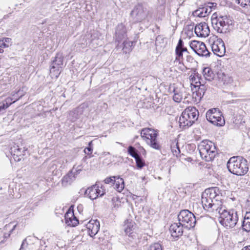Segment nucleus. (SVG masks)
Here are the masks:
<instances>
[{"label":"nucleus","instance_id":"nucleus-43","mask_svg":"<svg viewBox=\"0 0 250 250\" xmlns=\"http://www.w3.org/2000/svg\"><path fill=\"white\" fill-rule=\"evenodd\" d=\"M28 245V243H27V239L25 238L23 240L19 250H26Z\"/></svg>","mask_w":250,"mask_h":250},{"label":"nucleus","instance_id":"nucleus-31","mask_svg":"<svg viewBox=\"0 0 250 250\" xmlns=\"http://www.w3.org/2000/svg\"><path fill=\"white\" fill-rule=\"evenodd\" d=\"M71 217L68 218L66 215L65 216V219L66 223L69 226L75 227L79 223L78 220L75 217L73 213L71 214Z\"/></svg>","mask_w":250,"mask_h":250},{"label":"nucleus","instance_id":"nucleus-57","mask_svg":"<svg viewBox=\"0 0 250 250\" xmlns=\"http://www.w3.org/2000/svg\"><path fill=\"white\" fill-rule=\"evenodd\" d=\"M94 40L93 39H92L91 40V42H94Z\"/></svg>","mask_w":250,"mask_h":250},{"label":"nucleus","instance_id":"nucleus-2","mask_svg":"<svg viewBox=\"0 0 250 250\" xmlns=\"http://www.w3.org/2000/svg\"><path fill=\"white\" fill-rule=\"evenodd\" d=\"M199 117V111L194 106L187 107L182 112L179 120V126L183 129L191 126Z\"/></svg>","mask_w":250,"mask_h":250},{"label":"nucleus","instance_id":"nucleus-10","mask_svg":"<svg viewBox=\"0 0 250 250\" xmlns=\"http://www.w3.org/2000/svg\"><path fill=\"white\" fill-rule=\"evenodd\" d=\"M215 81H217V82L216 83L214 82V85L218 87L229 88L232 89L236 86V84H234L232 77L224 72H218L217 79Z\"/></svg>","mask_w":250,"mask_h":250},{"label":"nucleus","instance_id":"nucleus-14","mask_svg":"<svg viewBox=\"0 0 250 250\" xmlns=\"http://www.w3.org/2000/svg\"><path fill=\"white\" fill-rule=\"evenodd\" d=\"M27 148L23 145H15L10 148V152L15 161L19 162L26 155Z\"/></svg>","mask_w":250,"mask_h":250},{"label":"nucleus","instance_id":"nucleus-29","mask_svg":"<svg viewBox=\"0 0 250 250\" xmlns=\"http://www.w3.org/2000/svg\"><path fill=\"white\" fill-rule=\"evenodd\" d=\"M170 147L173 155L177 156L180 153V149L178 146V141L176 139L171 142Z\"/></svg>","mask_w":250,"mask_h":250},{"label":"nucleus","instance_id":"nucleus-36","mask_svg":"<svg viewBox=\"0 0 250 250\" xmlns=\"http://www.w3.org/2000/svg\"><path fill=\"white\" fill-rule=\"evenodd\" d=\"M135 159L137 168L141 169L145 166V162L141 156L135 158Z\"/></svg>","mask_w":250,"mask_h":250},{"label":"nucleus","instance_id":"nucleus-33","mask_svg":"<svg viewBox=\"0 0 250 250\" xmlns=\"http://www.w3.org/2000/svg\"><path fill=\"white\" fill-rule=\"evenodd\" d=\"M127 152L134 159L140 156L138 153V150L134 147L131 146H128L127 148Z\"/></svg>","mask_w":250,"mask_h":250},{"label":"nucleus","instance_id":"nucleus-59","mask_svg":"<svg viewBox=\"0 0 250 250\" xmlns=\"http://www.w3.org/2000/svg\"><path fill=\"white\" fill-rule=\"evenodd\" d=\"M126 222H128V220L125 221V223H126Z\"/></svg>","mask_w":250,"mask_h":250},{"label":"nucleus","instance_id":"nucleus-5","mask_svg":"<svg viewBox=\"0 0 250 250\" xmlns=\"http://www.w3.org/2000/svg\"><path fill=\"white\" fill-rule=\"evenodd\" d=\"M141 135L150 147L157 150L161 149V146L158 140V132L157 130L152 128H145L142 129Z\"/></svg>","mask_w":250,"mask_h":250},{"label":"nucleus","instance_id":"nucleus-28","mask_svg":"<svg viewBox=\"0 0 250 250\" xmlns=\"http://www.w3.org/2000/svg\"><path fill=\"white\" fill-rule=\"evenodd\" d=\"M114 188L118 192H121L124 188V181L123 178H118L114 183Z\"/></svg>","mask_w":250,"mask_h":250},{"label":"nucleus","instance_id":"nucleus-15","mask_svg":"<svg viewBox=\"0 0 250 250\" xmlns=\"http://www.w3.org/2000/svg\"><path fill=\"white\" fill-rule=\"evenodd\" d=\"M211 46L214 54L219 57L223 56L226 52L225 43L220 38L217 39L216 41H213Z\"/></svg>","mask_w":250,"mask_h":250},{"label":"nucleus","instance_id":"nucleus-50","mask_svg":"<svg viewBox=\"0 0 250 250\" xmlns=\"http://www.w3.org/2000/svg\"><path fill=\"white\" fill-rule=\"evenodd\" d=\"M110 154V153L108 152H103L101 154L99 158L101 159L103 157H104V156H105L106 155H109Z\"/></svg>","mask_w":250,"mask_h":250},{"label":"nucleus","instance_id":"nucleus-60","mask_svg":"<svg viewBox=\"0 0 250 250\" xmlns=\"http://www.w3.org/2000/svg\"><path fill=\"white\" fill-rule=\"evenodd\" d=\"M126 222H128V220L125 221V223H126Z\"/></svg>","mask_w":250,"mask_h":250},{"label":"nucleus","instance_id":"nucleus-30","mask_svg":"<svg viewBox=\"0 0 250 250\" xmlns=\"http://www.w3.org/2000/svg\"><path fill=\"white\" fill-rule=\"evenodd\" d=\"M123 51L125 54L129 53L132 50L133 42L129 41H125L123 42Z\"/></svg>","mask_w":250,"mask_h":250},{"label":"nucleus","instance_id":"nucleus-35","mask_svg":"<svg viewBox=\"0 0 250 250\" xmlns=\"http://www.w3.org/2000/svg\"><path fill=\"white\" fill-rule=\"evenodd\" d=\"M11 41L9 38H3L0 40V47L3 48L8 47Z\"/></svg>","mask_w":250,"mask_h":250},{"label":"nucleus","instance_id":"nucleus-52","mask_svg":"<svg viewBox=\"0 0 250 250\" xmlns=\"http://www.w3.org/2000/svg\"><path fill=\"white\" fill-rule=\"evenodd\" d=\"M242 250H250V245L244 247Z\"/></svg>","mask_w":250,"mask_h":250},{"label":"nucleus","instance_id":"nucleus-41","mask_svg":"<svg viewBox=\"0 0 250 250\" xmlns=\"http://www.w3.org/2000/svg\"><path fill=\"white\" fill-rule=\"evenodd\" d=\"M115 177H108L105 179L104 180L105 184H112L114 185L116 179Z\"/></svg>","mask_w":250,"mask_h":250},{"label":"nucleus","instance_id":"nucleus-22","mask_svg":"<svg viewBox=\"0 0 250 250\" xmlns=\"http://www.w3.org/2000/svg\"><path fill=\"white\" fill-rule=\"evenodd\" d=\"M211 12V6H207L198 8L193 12V15L194 16L203 18L208 16Z\"/></svg>","mask_w":250,"mask_h":250},{"label":"nucleus","instance_id":"nucleus-8","mask_svg":"<svg viewBox=\"0 0 250 250\" xmlns=\"http://www.w3.org/2000/svg\"><path fill=\"white\" fill-rule=\"evenodd\" d=\"M178 219L180 224L188 229L194 228L196 222L194 215L188 209L181 210L178 215Z\"/></svg>","mask_w":250,"mask_h":250},{"label":"nucleus","instance_id":"nucleus-55","mask_svg":"<svg viewBox=\"0 0 250 250\" xmlns=\"http://www.w3.org/2000/svg\"><path fill=\"white\" fill-rule=\"evenodd\" d=\"M3 51V49L0 48V53H2Z\"/></svg>","mask_w":250,"mask_h":250},{"label":"nucleus","instance_id":"nucleus-61","mask_svg":"<svg viewBox=\"0 0 250 250\" xmlns=\"http://www.w3.org/2000/svg\"><path fill=\"white\" fill-rule=\"evenodd\" d=\"M126 222H128V220L125 221V223H126Z\"/></svg>","mask_w":250,"mask_h":250},{"label":"nucleus","instance_id":"nucleus-47","mask_svg":"<svg viewBox=\"0 0 250 250\" xmlns=\"http://www.w3.org/2000/svg\"><path fill=\"white\" fill-rule=\"evenodd\" d=\"M11 104V103H10L9 104H8L7 102L5 104H3L2 105H0V111L7 108Z\"/></svg>","mask_w":250,"mask_h":250},{"label":"nucleus","instance_id":"nucleus-42","mask_svg":"<svg viewBox=\"0 0 250 250\" xmlns=\"http://www.w3.org/2000/svg\"><path fill=\"white\" fill-rule=\"evenodd\" d=\"M196 77H197L199 80L201 79V76H199V74L197 72L194 73V75H191L189 78L190 80L193 82L196 81Z\"/></svg>","mask_w":250,"mask_h":250},{"label":"nucleus","instance_id":"nucleus-48","mask_svg":"<svg viewBox=\"0 0 250 250\" xmlns=\"http://www.w3.org/2000/svg\"><path fill=\"white\" fill-rule=\"evenodd\" d=\"M6 237V236H5L2 232H0V244L3 243Z\"/></svg>","mask_w":250,"mask_h":250},{"label":"nucleus","instance_id":"nucleus-3","mask_svg":"<svg viewBox=\"0 0 250 250\" xmlns=\"http://www.w3.org/2000/svg\"><path fill=\"white\" fill-rule=\"evenodd\" d=\"M201 157L206 161H212L217 154L214 144L208 140H203L198 145Z\"/></svg>","mask_w":250,"mask_h":250},{"label":"nucleus","instance_id":"nucleus-38","mask_svg":"<svg viewBox=\"0 0 250 250\" xmlns=\"http://www.w3.org/2000/svg\"><path fill=\"white\" fill-rule=\"evenodd\" d=\"M176 53V61L179 62V63H181L183 60V52L180 49H175Z\"/></svg>","mask_w":250,"mask_h":250},{"label":"nucleus","instance_id":"nucleus-20","mask_svg":"<svg viewBox=\"0 0 250 250\" xmlns=\"http://www.w3.org/2000/svg\"><path fill=\"white\" fill-rule=\"evenodd\" d=\"M126 36V30L123 23H120L116 27L115 32L116 41L120 42Z\"/></svg>","mask_w":250,"mask_h":250},{"label":"nucleus","instance_id":"nucleus-32","mask_svg":"<svg viewBox=\"0 0 250 250\" xmlns=\"http://www.w3.org/2000/svg\"><path fill=\"white\" fill-rule=\"evenodd\" d=\"M173 92L174 93L173 96V100L177 103L180 102L183 98V96L182 93L179 91V90L177 88H174Z\"/></svg>","mask_w":250,"mask_h":250},{"label":"nucleus","instance_id":"nucleus-53","mask_svg":"<svg viewBox=\"0 0 250 250\" xmlns=\"http://www.w3.org/2000/svg\"><path fill=\"white\" fill-rule=\"evenodd\" d=\"M237 101V100H232L231 101H228L227 103L228 104L234 103V102H236Z\"/></svg>","mask_w":250,"mask_h":250},{"label":"nucleus","instance_id":"nucleus-16","mask_svg":"<svg viewBox=\"0 0 250 250\" xmlns=\"http://www.w3.org/2000/svg\"><path fill=\"white\" fill-rule=\"evenodd\" d=\"M104 191H101L99 189L97 185L88 188L85 192V194L91 200L96 199L98 197H102L105 194Z\"/></svg>","mask_w":250,"mask_h":250},{"label":"nucleus","instance_id":"nucleus-40","mask_svg":"<svg viewBox=\"0 0 250 250\" xmlns=\"http://www.w3.org/2000/svg\"><path fill=\"white\" fill-rule=\"evenodd\" d=\"M83 166L82 165H80L76 167L74 166L71 170H73V172H75V174L77 175L82 170Z\"/></svg>","mask_w":250,"mask_h":250},{"label":"nucleus","instance_id":"nucleus-19","mask_svg":"<svg viewBox=\"0 0 250 250\" xmlns=\"http://www.w3.org/2000/svg\"><path fill=\"white\" fill-rule=\"evenodd\" d=\"M184 226L180 223H174L171 224L169 227V231L173 237L178 238L181 236L183 233Z\"/></svg>","mask_w":250,"mask_h":250},{"label":"nucleus","instance_id":"nucleus-12","mask_svg":"<svg viewBox=\"0 0 250 250\" xmlns=\"http://www.w3.org/2000/svg\"><path fill=\"white\" fill-rule=\"evenodd\" d=\"M63 59L62 54H56L50 65V72L52 77L57 78L59 76L63 66Z\"/></svg>","mask_w":250,"mask_h":250},{"label":"nucleus","instance_id":"nucleus-1","mask_svg":"<svg viewBox=\"0 0 250 250\" xmlns=\"http://www.w3.org/2000/svg\"><path fill=\"white\" fill-rule=\"evenodd\" d=\"M227 166L230 173L238 176L244 175L249 170L247 160L241 156L231 157Z\"/></svg>","mask_w":250,"mask_h":250},{"label":"nucleus","instance_id":"nucleus-24","mask_svg":"<svg viewBox=\"0 0 250 250\" xmlns=\"http://www.w3.org/2000/svg\"><path fill=\"white\" fill-rule=\"evenodd\" d=\"M82 108L78 107L70 111L68 113V119L71 122H74L79 118L80 115L82 113Z\"/></svg>","mask_w":250,"mask_h":250},{"label":"nucleus","instance_id":"nucleus-58","mask_svg":"<svg viewBox=\"0 0 250 250\" xmlns=\"http://www.w3.org/2000/svg\"><path fill=\"white\" fill-rule=\"evenodd\" d=\"M248 1H249V3H250V0H247Z\"/></svg>","mask_w":250,"mask_h":250},{"label":"nucleus","instance_id":"nucleus-45","mask_svg":"<svg viewBox=\"0 0 250 250\" xmlns=\"http://www.w3.org/2000/svg\"><path fill=\"white\" fill-rule=\"evenodd\" d=\"M183 47H184V42H183V40L181 39H180L178 41V44L176 47L175 49H177V50L181 49Z\"/></svg>","mask_w":250,"mask_h":250},{"label":"nucleus","instance_id":"nucleus-62","mask_svg":"<svg viewBox=\"0 0 250 250\" xmlns=\"http://www.w3.org/2000/svg\"><path fill=\"white\" fill-rule=\"evenodd\" d=\"M208 4H212L213 3H209Z\"/></svg>","mask_w":250,"mask_h":250},{"label":"nucleus","instance_id":"nucleus-54","mask_svg":"<svg viewBox=\"0 0 250 250\" xmlns=\"http://www.w3.org/2000/svg\"><path fill=\"white\" fill-rule=\"evenodd\" d=\"M16 227V225H15L13 229L9 231L10 233L8 234V236H9V235H10V234L12 232V231H13V230L15 229V227Z\"/></svg>","mask_w":250,"mask_h":250},{"label":"nucleus","instance_id":"nucleus-7","mask_svg":"<svg viewBox=\"0 0 250 250\" xmlns=\"http://www.w3.org/2000/svg\"><path fill=\"white\" fill-rule=\"evenodd\" d=\"M238 221V216L237 211L232 209L227 211V209L222 212L219 217L220 223L227 228L234 227Z\"/></svg>","mask_w":250,"mask_h":250},{"label":"nucleus","instance_id":"nucleus-25","mask_svg":"<svg viewBox=\"0 0 250 250\" xmlns=\"http://www.w3.org/2000/svg\"><path fill=\"white\" fill-rule=\"evenodd\" d=\"M202 74L206 80L210 82L214 80L215 75L210 67H204L202 71Z\"/></svg>","mask_w":250,"mask_h":250},{"label":"nucleus","instance_id":"nucleus-56","mask_svg":"<svg viewBox=\"0 0 250 250\" xmlns=\"http://www.w3.org/2000/svg\"><path fill=\"white\" fill-rule=\"evenodd\" d=\"M170 170H171V168H170V167H169V169H168V172H169V173H170Z\"/></svg>","mask_w":250,"mask_h":250},{"label":"nucleus","instance_id":"nucleus-49","mask_svg":"<svg viewBox=\"0 0 250 250\" xmlns=\"http://www.w3.org/2000/svg\"><path fill=\"white\" fill-rule=\"evenodd\" d=\"M186 60L188 62H192L193 61V58L190 55H187L186 57Z\"/></svg>","mask_w":250,"mask_h":250},{"label":"nucleus","instance_id":"nucleus-9","mask_svg":"<svg viewBox=\"0 0 250 250\" xmlns=\"http://www.w3.org/2000/svg\"><path fill=\"white\" fill-rule=\"evenodd\" d=\"M207 120L213 125L222 126L225 124V121L222 113L216 108L209 109L206 113Z\"/></svg>","mask_w":250,"mask_h":250},{"label":"nucleus","instance_id":"nucleus-4","mask_svg":"<svg viewBox=\"0 0 250 250\" xmlns=\"http://www.w3.org/2000/svg\"><path fill=\"white\" fill-rule=\"evenodd\" d=\"M150 12L144 3L138 2L135 4L130 13V18L133 23H137L146 21Z\"/></svg>","mask_w":250,"mask_h":250},{"label":"nucleus","instance_id":"nucleus-34","mask_svg":"<svg viewBox=\"0 0 250 250\" xmlns=\"http://www.w3.org/2000/svg\"><path fill=\"white\" fill-rule=\"evenodd\" d=\"M147 250H163V247L160 242L153 243L149 246Z\"/></svg>","mask_w":250,"mask_h":250},{"label":"nucleus","instance_id":"nucleus-27","mask_svg":"<svg viewBox=\"0 0 250 250\" xmlns=\"http://www.w3.org/2000/svg\"><path fill=\"white\" fill-rule=\"evenodd\" d=\"M242 227L245 231L249 232L250 231V211L246 213Z\"/></svg>","mask_w":250,"mask_h":250},{"label":"nucleus","instance_id":"nucleus-39","mask_svg":"<svg viewBox=\"0 0 250 250\" xmlns=\"http://www.w3.org/2000/svg\"><path fill=\"white\" fill-rule=\"evenodd\" d=\"M92 146V141L89 142L88 147H86L84 150V152L85 154L89 155L90 153L91 154L92 153L93 150Z\"/></svg>","mask_w":250,"mask_h":250},{"label":"nucleus","instance_id":"nucleus-26","mask_svg":"<svg viewBox=\"0 0 250 250\" xmlns=\"http://www.w3.org/2000/svg\"><path fill=\"white\" fill-rule=\"evenodd\" d=\"M77 175L73 170H71L67 174L64 176L62 179L63 184H70L74 180H75Z\"/></svg>","mask_w":250,"mask_h":250},{"label":"nucleus","instance_id":"nucleus-13","mask_svg":"<svg viewBox=\"0 0 250 250\" xmlns=\"http://www.w3.org/2000/svg\"><path fill=\"white\" fill-rule=\"evenodd\" d=\"M191 48L199 56L208 57L211 53L207 49L205 44L199 41H193L190 44Z\"/></svg>","mask_w":250,"mask_h":250},{"label":"nucleus","instance_id":"nucleus-6","mask_svg":"<svg viewBox=\"0 0 250 250\" xmlns=\"http://www.w3.org/2000/svg\"><path fill=\"white\" fill-rule=\"evenodd\" d=\"M211 23L213 29L217 33L226 34L229 32L231 21L227 16L212 18Z\"/></svg>","mask_w":250,"mask_h":250},{"label":"nucleus","instance_id":"nucleus-44","mask_svg":"<svg viewBox=\"0 0 250 250\" xmlns=\"http://www.w3.org/2000/svg\"><path fill=\"white\" fill-rule=\"evenodd\" d=\"M19 97H18V96L17 95H16L15 96H13V95H12V98H8L6 99L7 102H10L12 101V102H11L12 103H14L17 101H18L19 99Z\"/></svg>","mask_w":250,"mask_h":250},{"label":"nucleus","instance_id":"nucleus-11","mask_svg":"<svg viewBox=\"0 0 250 250\" xmlns=\"http://www.w3.org/2000/svg\"><path fill=\"white\" fill-rule=\"evenodd\" d=\"M216 188L209 189L206 191L202 196V204L204 209L209 212L211 210V206L214 198L217 196Z\"/></svg>","mask_w":250,"mask_h":250},{"label":"nucleus","instance_id":"nucleus-21","mask_svg":"<svg viewBox=\"0 0 250 250\" xmlns=\"http://www.w3.org/2000/svg\"><path fill=\"white\" fill-rule=\"evenodd\" d=\"M211 210H209V212L217 213L221 215L222 212H223L226 210V208L223 207L221 202L220 201H217V199H214L213 202L211 206Z\"/></svg>","mask_w":250,"mask_h":250},{"label":"nucleus","instance_id":"nucleus-46","mask_svg":"<svg viewBox=\"0 0 250 250\" xmlns=\"http://www.w3.org/2000/svg\"><path fill=\"white\" fill-rule=\"evenodd\" d=\"M24 93L25 92L23 91V90H19L17 92L13 94V96H15L16 95H17L18 96V97H19V98H21L23 96H24Z\"/></svg>","mask_w":250,"mask_h":250},{"label":"nucleus","instance_id":"nucleus-18","mask_svg":"<svg viewBox=\"0 0 250 250\" xmlns=\"http://www.w3.org/2000/svg\"><path fill=\"white\" fill-rule=\"evenodd\" d=\"M100 222L97 220H91L86 225L88 229V233L93 237L98 232L100 229Z\"/></svg>","mask_w":250,"mask_h":250},{"label":"nucleus","instance_id":"nucleus-37","mask_svg":"<svg viewBox=\"0 0 250 250\" xmlns=\"http://www.w3.org/2000/svg\"><path fill=\"white\" fill-rule=\"evenodd\" d=\"M133 223L130 222L128 223L127 222L125 225V231L126 234L130 235L132 232V228L133 227Z\"/></svg>","mask_w":250,"mask_h":250},{"label":"nucleus","instance_id":"nucleus-17","mask_svg":"<svg viewBox=\"0 0 250 250\" xmlns=\"http://www.w3.org/2000/svg\"><path fill=\"white\" fill-rule=\"evenodd\" d=\"M194 32L198 37H206L208 36L210 30L208 24L204 22L196 25L194 28Z\"/></svg>","mask_w":250,"mask_h":250},{"label":"nucleus","instance_id":"nucleus-51","mask_svg":"<svg viewBox=\"0 0 250 250\" xmlns=\"http://www.w3.org/2000/svg\"><path fill=\"white\" fill-rule=\"evenodd\" d=\"M180 50H181V51H182V52H183V53H184V52H187V53H188V50H187V48H186V47H184V46L183 48H182Z\"/></svg>","mask_w":250,"mask_h":250},{"label":"nucleus","instance_id":"nucleus-23","mask_svg":"<svg viewBox=\"0 0 250 250\" xmlns=\"http://www.w3.org/2000/svg\"><path fill=\"white\" fill-rule=\"evenodd\" d=\"M200 86L198 88V90L193 92L192 96L194 98L196 101H200L204 96L206 88L204 84H202L200 82H199Z\"/></svg>","mask_w":250,"mask_h":250}]
</instances>
